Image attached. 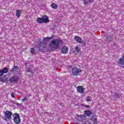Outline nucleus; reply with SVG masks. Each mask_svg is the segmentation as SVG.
<instances>
[{"mask_svg": "<svg viewBox=\"0 0 124 124\" xmlns=\"http://www.w3.org/2000/svg\"><path fill=\"white\" fill-rule=\"evenodd\" d=\"M72 72L74 76H79L81 72H82V70L80 68H77V67H75L72 70Z\"/></svg>", "mask_w": 124, "mask_h": 124, "instance_id": "obj_5", "label": "nucleus"}, {"mask_svg": "<svg viewBox=\"0 0 124 124\" xmlns=\"http://www.w3.org/2000/svg\"><path fill=\"white\" fill-rule=\"evenodd\" d=\"M18 68L19 67H18V66H13L12 68V71H13V72H14L15 71H16Z\"/></svg>", "mask_w": 124, "mask_h": 124, "instance_id": "obj_15", "label": "nucleus"}, {"mask_svg": "<svg viewBox=\"0 0 124 124\" xmlns=\"http://www.w3.org/2000/svg\"><path fill=\"white\" fill-rule=\"evenodd\" d=\"M3 72L2 70H0V76H2L3 75Z\"/></svg>", "mask_w": 124, "mask_h": 124, "instance_id": "obj_25", "label": "nucleus"}, {"mask_svg": "<svg viewBox=\"0 0 124 124\" xmlns=\"http://www.w3.org/2000/svg\"><path fill=\"white\" fill-rule=\"evenodd\" d=\"M18 80H19V78L17 76L12 77L10 79V81H11L12 83H15V82H17Z\"/></svg>", "mask_w": 124, "mask_h": 124, "instance_id": "obj_8", "label": "nucleus"}, {"mask_svg": "<svg viewBox=\"0 0 124 124\" xmlns=\"http://www.w3.org/2000/svg\"><path fill=\"white\" fill-rule=\"evenodd\" d=\"M107 41H111V39L110 36H106Z\"/></svg>", "mask_w": 124, "mask_h": 124, "instance_id": "obj_22", "label": "nucleus"}, {"mask_svg": "<svg viewBox=\"0 0 124 124\" xmlns=\"http://www.w3.org/2000/svg\"><path fill=\"white\" fill-rule=\"evenodd\" d=\"M84 107H86V108H90L91 106L85 105L84 106Z\"/></svg>", "mask_w": 124, "mask_h": 124, "instance_id": "obj_27", "label": "nucleus"}, {"mask_svg": "<svg viewBox=\"0 0 124 124\" xmlns=\"http://www.w3.org/2000/svg\"><path fill=\"white\" fill-rule=\"evenodd\" d=\"M77 121L78 122H84L85 120V115H77Z\"/></svg>", "mask_w": 124, "mask_h": 124, "instance_id": "obj_7", "label": "nucleus"}, {"mask_svg": "<svg viewBox=\"0 0 124 124\" xmlns=\"http://www.w3.org/2000/svg\"><path fill=\"white\" fill-rule=\"evenodd\" d=\"M76 52H77V53H79V52L81 51V48L79 46H76Z\"/></svg>", "mask_w": 124, "mask_h": 124, "instance_id": "obj_17", "label": "nucleus"}, {"mask_svg": "<svg viewBox=\"0 0 124 124\" xmlns=\"http://www.w3.org/2000/svg\"><path fill=\"white\" fill-rule=\"evenodd\" d=\"M114 97L115 98H116V99L120 98V94L115 93Z\"/></svg>", "mask_w": 124, "mask_h": 124, "instance_id": "obj_16", "label": "nucleus"}, {"mask_svg": "<svg viewBox=\"0 0 124 124\" xmlns=\"http://www.w3.org/2000/svg\"><path fill=\"white\" fill-rule=\"evenodd\" d=\"M75 40H76V41L78 43H82V38L78 36H76L75 37Z\"/></svg>", "mask_w": 124, "mask_h": 124, "instance_id": "obj_10", "label": "nucleus"}, {"mask_svg": "<svg viewBox=\"0 0 124 124\" xmlns=\"http://www.w3.org/2000/svg\"><path fill=\"white\" fill-rule=\"evenodd\" d=\"M91 98H92L91 96H87L86 99V101H87V102H89V101H92V100H91Z\"/></svg>", "mask_w": 124, "mask_h": 124, "instance_id": "obj_18", "label": "nucleus"}, {"mask_svg": "<svg viewBox=\"0 0 124 124\" xmlns=\"http://www.w3.org/2000/svg\"><path fill=\"white\" fill-rule=\"evenodd\" d=\"M16 15L17 18H20V16H21V10H16Z\"/></svg>", "mask_w": 124, "mask_h": 124, "instance_id": "obj_11", "label": "nucleus"}, {"mask_svg": "<svg viewBox=\"0 0 124 124\" xmlns=\"http://www.w3.org/2000/svg\"><path fill=\"white\" fill-rule=\"evenodd\" d=\"M89 2H92V1H86V0L84 1V3L85 5H88V3H89Z\"/></svg>", "mask_w": 124, "mask_h": 124, "instance_id": "obj_23", "label": "nucleus"}, {"mask_svg": "<svg viewBox=\"0 0 124 124\" xmlns=\"http://www.w3.org/2000/svg\"><path fill=\"white\" fill-rule=\"evenodd\" d=\"M53 38L52 37H44L43 41L40 42V44L38 45V48L40 52H42L45 48H46L47 46V43L50 41V40Z\"/></svg>", "mask_w": 124, "mask_h": 124, "instance_id": "obj_3", "label": "nucleus"}, {"mask_svg": "<svg viewBox=\"0 0 124 124\" xmlns=\"http://www.w3.org/2000/svg\"><path fill=\"white\" fill-rule=\"evenodd\" d=\"M85 114L87 116H88V117H91V115H92V113L90 110H88L85 111Z\"/></svg>", "mask_w": 124, "mask_h": 124, "instance_id": "obj_12", "label": "nucleus"}, {"mask_svg": "<svg viewBox=\"0 0 124 124\" xmlns=\"http://www.w3.org/2000/svg\"><path fill=\"white\" fill-rule=\"evenodd\" d=\"M27 100H28V98L27 96H25L24 98L21 99V102H25V101H27Z\"/></svg>", "mask_w": 124, "mask_h": 124, "instance_id": "obj_20", "label": "nucleus"}, {"mask_svg": "<svg viewBox=\"0 0 124 124\" xmlns=\"http://www.w3.org/2000/svg\"><path fill=\"white\" fill-rule=\"evenodd\" d=\"M16 105H17V106H21L22 105V104H20L17 102L15 103Z\"/></svg>", "mask_w": 124, "mask_h": 124, "instance_id": "obj_24", "label": "nucleus"}, {"mask_svg": "<svg viewBox=\"0 0 124 124\" xmlns=\"http://www.w3.org/2000/svg\"><path fill=\"white\" fill-rule=\"evenodd\" d=\"M28 72H31V71H30V70H28Z\"/></svg>", "mask_w": 124, "mask_h": 124, "instance_id": "obj_32", "label": "nucleus"}, {"mask_svg": "<svg viewBox=\"0 0 124 124\" xmlns=\"http://www.w3.org/2000/svg\"><path fill=\"white\" fill-rule=\"evenodd\" d=\"M3 119L5 122H10V121H14V123L16 124H19L21 123V117L20 114L18 113H13L10 110H6L4 111V117Z\"/></svg>", "mask_w": 124, "mask_h": 124, "instance_id": "obj_1", "label": "nucleus"}, {"mask_svg": "<svg viewBox=\"0 0 124 124\" xmlns=\"http://www.w3.org/2000/svg\"><path fill=\"white\" fill-rule=\"evenodd\" d=\"M11 95L12 97H13V98H15V95H14V93H11Z\"/></svg>", "mask_w": 124, "mask_h": 124, "instance_id": "obj_26", "label": "nucleus"}, {"mask_svg": "<svg viewBox=\"0 0 124 124\" xmlns=\"http://www.w3.org/2000/svg\"><path fill=\"white\" fill-rule=\"evenodd\" d=\"M0 82H2V83H4V80H3V78H1Z\"/></svg>", "mask_w": 124, "mask_h": 124, "instance_id": "obj_28", "label": "nucleus"}, {"mask_svg": "<svg viewBox=\"0 0 124 124\" xmlns=\"http://www.w3.org/2000/svg\"><path fill=\"white\" fill-rule=\"evenodd\" d=\"M51 6L53 9H57V8H58V5L56 4L55 3H52Z\"/></svg>", "mask_w": 124, "mask_h": 124, "instance_id": "obj_13", "label": "nucleus"}, {"mask_svg": "<svg viewBox=\"0 0 124 124\" xmlns=\"http://www.w3.org/2000/svg\"><path fill=\"white\" fill-rule=\"evenodd\" d=\"M46 15L43 16L41 17L37 18V23L38 24H42V23H49V18Z\"/></svg>", "mask_w": 124, "mask_h": 124, "instance_id": "obj_4", "label": "nucleus"}, {"mask_svg": "<svg viewBox=\"0 0 124 124\" xmlns=\"http://www.w3.org/2000/svg\"><path fill=\"white\" fill-rule=\"evenodd\" d=\"M62 41L60 39H56L50 41L49 46L52 51H56L62 44Z\"/></svg>", "mask_w": 124, "mask_h": 124, "instance_id": "obj_2", "label": "nucleus"}, {"mask_svg": "<svg viewBox=\"0 0 124 124\" xmlns=\"http://www.w3.org/2000/svg\"><path fill=\"white\" fill-rule=\"evenodd\" d=\"M82 124H92V123L91 122V120H87L86 121H85V122Z\"/></svg>", "mask_w": 124, "mask_h": 124, "instance_id": "obj_19", "label": "nucleus"}, {"mask_svg": "<svg viewBox=\"0 0 124 124\" xmlns=\"http://www.w3.org/2000/svg\"><path fill=\"white\" fill-rule=\"evenodd\" d=\"M77 90L79 93H85V89L82 86H78L77 87Z\"/></svg>", "mask_w": 124, "mask_h": 124, "instance_id": "obj_6", "label": "nucleus"}, {"mask_svg": "<svg viewBox=\"0 0 124 124\" xmlns=\"http://www.w3.org/2000/svg\"><path fill=\"white\" fill-rule=\"evenodd\" d=\"M1 80V77H0V82Z\"/></svg>", "mask_w": 124, "mask_h": 124, "instance_id": "obj_29", "label": "nucleus"}, {"mask_svg": "<svg viewBox=\"0 0 124 124\" xmlns=\"http://www.w3.org/2000/svg\"><path fill=\"white\" fill-rule=\"evenodd\" d=\"M74 124H79L78 123L76 122Z\"/></svg>", "mask_w": 124, "mask_h": 124, "instance_id": "obj_30", "label": "nucleus"}, {"mask_svg": "<svg viewBox=\"0 0 124 124\" xmlns=\"http://www.w3.org/2000/svg\"><path fill=\"white\" fill-rule=\"evenodd\" d=\"M30 50H31V53L33 55L34 54V51H35L34 48L31 47V48Z\"/></svg>", "mask_w": 124, "mask_h": 124, "instance_id": "obj_21", "label": "nucleus"}, {"mask_svg": "<svg viewBox=\"0 0 124 124\" xmlns=\"http://www.w3.org/2000/svg\"><path fill=\"white\" fill-rule=\"evenodd\" d=\"M2 71L4 74V73H7L8 72V69H7V67H5L2 69Z\"/></svg>", "mask_w": 124, "mask_h": 124, "instance_id": "obj_14", "label": "nucleus"}, {"mask_svg": "<svg viewBox=\"0 0 124 124\" xmlns=\"http://www.w3.org/2000/svg\"><path fill=\"white\" fill-rule=\"evenodd\" d=\"M61 52L62 54H67L68 52V47L66 46H64L62 47Z\"/></svg>", "mask_w": 124, "mask_h": 124, "instance_id": "obj_9", "label": "nucleus"}, {"mask_svg": "<svg viewBox=\"0 0 124 124\" xmlns=\"http://www.w3.org/2000/svg\"><path fill=\"white\" fill-rule=\"evenodd\" d=\"M45 114H48V112H46Z\"/></svg>", "mask_w": 124, "mask_h": 124, "instance_id": "obj_31", "label": "nucleus"}]
</instances>
